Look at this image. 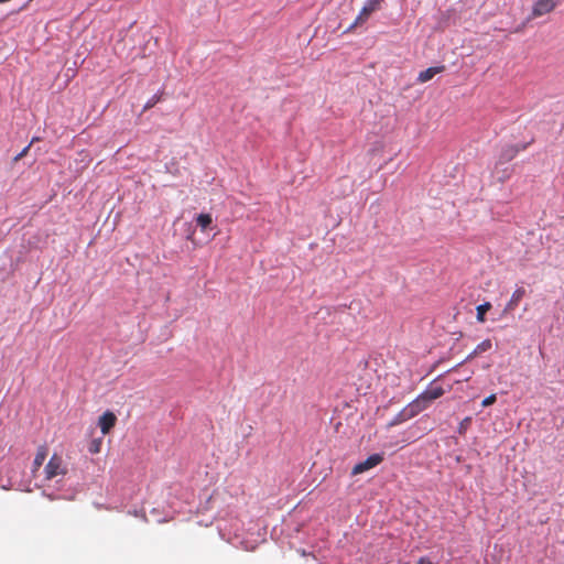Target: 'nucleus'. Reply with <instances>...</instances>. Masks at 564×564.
<instances>
[{"mask_svg": "<svg viewBox=\"0 0 564 564\" xmlns=\"http://www.w3.org/2000/svg\"><path fill=\"white\" fill-rule=\"evenodd\" d=\"M444 393L445 390L442 387L429 388L412 402V414H417L425 410L430 402L441 398Z\"/></svg>", "mask_w": 564, "mask_h": 564, "instance_id": "obj_1", "label": "nucleus"}, {"mask_svg": "<svg viewBox=\"0 0 564 564\" xmlns=\"http://www.w3.org/2000/svg\"><path fill=\"white\" fill-rule=\"evenodd\" d=\"M67 465L62 456L53 454L44 467V480L51 481L57 477H64L67 474Z\"/></svg>", "mask_w": 564, "mask_h": 564, "instance_id": "obj_2", "label": "nucleus"}, {"mask_svg": "<svg viewBox=\"0 0 564 564\" xmlns=\"http://www.w3.org/2000/svg\"><path fill=\"white\" fill-rule=\"evenodd\" d=\"M383 1L384 0H367L356 20L354 21L351 28L364 24L373 12L381 8Z\"/></svg>", "mask_w": 564, "mask_h": 564, "instance_id": "obj_3", "label": "nucleus"}, {"mask_svg": "<svg viewBox=\"0 0 564 564\" xmlns=\"http://www.w3.org/2000/svg\"><path fill=\"white\" fill-rule=\"evenodd\" d=\"M557 6L556 0H538L532 8L529 19H536L552 12Z\"/></svg>", "mask_w": 564, "mask_h": 564, "instance_id": "obj_4", "label": "nucleus"}, {"mask_svg": "<svg viewBox=\"0 0 564 564\" xmlns=\"http://www.w3.org/2000/svg\"><path fill=\"white\" fill-rule=\"evenodd\" d=\"M383 460V456L381 454H372L364 462L356 464L351 470V475L356 476L362 474L376 466H378Z\"/></svg>", "mask_w": 564, "mask_h": 564, "instance_id": "obj_5", "label": "nucleus"}, {"mask_svg": "<svg viewBox=\"0 0 564 564\" xmlns=\"http://www.w3.org/2000/svg\"><path fill=\"white\" fill-rule=\"evenodd\" d=\"M117 416L111 411H106L98 420V426L104 435L108 434L116 425Z\"/></svg>", "mask_w": 564, "mask_h": 564, "instance_id": "obj_6", "label": "nucleus"}, {"mask_svg": "<svg viewBox=\"0 0 564 564\" xmlns=\"http://www.w3.org/2000/svg\"><path fill=\"white\" fill-rule=\"evenodd\" d=\"M48 454V448L46 445H41L36 449V454L32 464L31 471L33 476H36V473L40 470L41 466L43 465L44 460L46 459Z\"/></svg>", "mask_w": 564, "mask_h": 564, "instance_id": "obj_7", "label": "nucleus"}, {"mask_svg": "<svg viewBox=\"0 0 564 564\" xmlns=\"http://www.w3.org/2000/svg\"><path fill=\"white\" fill-rule=\"evenodd\" d=\"M521 149L516 144L505 145L499 154L498 163H507L513 160Z\"/></svg>", "mask_w": 564, "mask_h": 564, "instance_id": "obj_8", "label": "nucleus"}, {"mask_svg": "<svg viewBox=\"0 0 564 564\" xmlns=\"http://www.w3.org/2000/svg\"><path fill=\"white\" fill-rule=\"evenodd\" d=\"M524 296H525V289L523 286L517 288L514 290V292L512 293L510 300L506 304L505 312L514 311Z\"/></svg>", "mask_w": 564, "mask_h": 564, "instance_id": "obj_9", "label": "nucleus"}, {"mask_svg": "<svg viewBox=\"0 0 564 564\" xmlns=\"http://www.w3.org/2000/svg\"><path fill=\"white\" fill-rule=\"evenodd\" d=\"M445 68V65L429 67L425 70L419 73L416 80L421 84L426 83L431 80L435 75L443 73Z\"/></svg>", "mask_w": 564, "mask_h": 564, "instance_id": "obj_10", "label": "nucleus"}, {"mask_svg": "<svg viewBox=\"0 0 564 564\" xmlns=\"http://www.w3.org/2000/svg\"><path fill=\"white\" fill-rule=\"evenodd\" d=\"M415 414H412V403L409 404L408 408H405L404 410H402L400 413H398L393 420L388 424V426H394V425H398L409 419H411L412 416H414Z\"/></svg>", "mask_w": 564, "mask_h": 564, "instance_id": "obj_11", "label": "nucleus"}, {"mask_svg": "<svg viewBox=\"0 0 564 564\" xmlns=\"http://www.w3.org/2000/svg\"><path fill=\"white\" fill-rule=\"evenodd\" d=\"M491 347H492V343H491L490 339L482 340L480 344H478L476 346L474 351L467 356L466 361L475 358L476 356H478V355H480V354H482V352H485V351H487L489 349H491Z\"/></svg>", "mask_w": 564, "mask_h": 564, "instance_id": "obj_12", "label": "nucleus"}, {"mask_svg": "<svg viewBox=\"0 0 564 564\" xmlns=\"http://www.w3.org/2000/svg\"><path fill=\"white\" fill-rule=\"evenodd\" d=\"M491 308V304L489 302H486L484 304H480L477 306V315L476 318L479 323H484L486 321V313Z\"/></svg>", "mask_w": 564, "mask_h": 564, "instance_id": "obj_13", "label": "nucleus"}, {"mask_svg": "<svg viewBox=\"0 0 564 564\" xmlns=\"http://www.w3.org/2000/svg\"><path fill=\"white\" fill-rule=\"evenodd\" d=\"M196 223L202 230H206L207 227L213 223V218L209 214H199L196 217Z\"/></svg>", "mask_w": 564, "mask_h": 564, "instance_id": "obj_14", "label": "nucleus"}, {"mask_svg": "<svg viewBox=\"0 0 564 564\" xmlns=\"http://www.w3.org/2000/svg\"><path fill=\"white\" fill-rule=\"evenodd\" d=\"M39 138H33L30 142L29 145H26L21 152H19L14 158H13V162L17 163L19 162L20 160H22L28 153H29V150L31 148V145L37 141Z\"/></svg>", "mask_w": 564, "mask_h": 564, "instance_id": "obj_15", "label": "nucleus"}, {"mask_svg": "<svg viewBox=\"0 0 564 564\" xmlns=\"http://www.w3.org/2000/svg\"><path fill=\"white\" fill-rule=\"evenodd\" d=\"M101 444H102L101 438L93 440L88 447L89 453L98 454L101 449Z\"/></svg>", "mask_w": 564, "mask_h": 564, "instance_id": "obj_16", "label": "nucleus"}, {"mask_svg": "<svg viewBox=\"0 0 564 564\" xmlns=\"http://www.w3.org/2000/svg\"><path fill=\"white\" fill-rule=\"evenodd\" d=\"M161 100V95L160 94H155L154 96H152L148 101L147 104L144 105L143 107V111H147L149 109H151L152 107H154L159 101Z\"/></svg>", "mask_w": 564, "mask_h": 564, "instance_id": "obj_17", "label": "nucleus"}, {"mask_svg": "<svg viewBox=\"0 0 564 564\" xmlns=\"http://www.w3.org/2000/svg\"><path fill=\"white\" fill-rule=\"evenodd\" d=\"M496 400H497V397L495 393H492L482 400L481 405L484 408L489 406V405L494 404L496 402Z\"/></svg>", "mask_w": 564, "mask_h": 564, "instance_id": "obj_18", "label": "nucleus"}, {"mask_svg": "<svg viewBox=\"0 0 564 564\" xmlns=\"http://www.w3.org/2000/svg\"><path fill=\"white\" fill-rule=\"evenodd\" d=\"M416 564H433L427 557L419 558Z\"/></svg>", "mask_w": 564, "mask_h": 564, "instance_id": "obj_19", "label": "nucleus"}]
</instances>
